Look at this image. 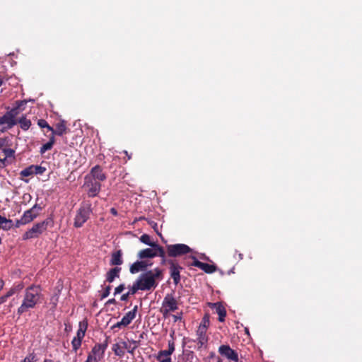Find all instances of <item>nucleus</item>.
Here are the masks:
<instances>
[{
	"mask_svg": "<svg viewBox=\"0 0 362 362\" xmlns=\"http://www.w3.org/2000/svg\"><path fill=\"white\" fill-rule=\"evenodd\" d=\"M42 298L43 295L40 286L33 284L27 287L23 291L21 304L17 310L18 315L21 316L35 309L42 303Z\"/></svg>",
	"mask_w": 362,
	"mask_h": 362,
	"instance_id": "f257e3e1",
	"label": "nucleus"
},
{
	"mask_svg": "<svg viewBox=\"0 0 362 362\" xmlns=\"http://www.w3.org/2000/svg\"><path fill=\"white\" fill-rule=\"evenodd\" d=\"M163 278V270L158 267L142 273L136 279L141 291H151L158 285V281Z\"/></svg>",
	"mask_w": 362,
	"mask_h": 362,
	"instance_id": "f03ea898",
	"label": "nucleus"
},
{
	"mask_svg": "<svg viewBox=\"0 0 362 362\" xmlns=\"http://www.w3.org/2000/svg\"><path fill=\"white\" fill-rule=\"evenodd\" d=\"M92 213L93 208L90 201L82 202L79 208L76 211V215L74 218V226L76 228H81L90 218Z\"/></svg>",
	"mask_w": 362,
	"mask_h": 362,
	"instance_id": "7ed1b4c3",
	"label": "nucleus"
},
{
	"mask_svg": "<svg viewBox=\"0 0 362 362\" xmlns=\"http://www.w3.org/2000/svg\"><path fill=\"white\" fill-rule=\"evenodd\" d=\"M51 222L49 218H47L42 222L37 223L33 227L28 230L23 235V240H29L38 238L43 232H45L49 223Z\"/></svg>",
	"mask_w": 362,
	"mask_h": 362,
	"instance_id": "20e7f679",
	"label": "nucleus"
},
{
	"mask_svg": "<svg viewBox=\"0 0 362 362\" xmlns=\"http://www.w3.org/2000/svg\"><path fill=\"white\" fill-rule=\"evenodd\" d=\"M178 309L177 301L172 293H168L163 298L160 312L163 316H167L169 313Z\"/></svg>",
	"mask_w": 362,
	"mask_h": 362,
	"instance_id": "39448f33",
	"label": "nucleus"
},
{
	"mask_svg": "<svg viewBox=\"0 0 362 362\" xmlns=\"http://www.w3.org/2000/svg\"><path fill=\"white\" fill-rule=\"evenodd\" d=\"M107 346V341L104 344H96L88 354L85 362H99V361L103 357Z\"/></svg>",
	"mask_w": 362,
	"mask_h": 362,
	"instance_id": "423d86ee",
	"label": "nucleus"
},
{
	"mask_svg": "<svg viewBox=\"0 0 362 362\" xmlns=\"http://www.w3.org/2000/svg\"><path fill=\"white\" fill-rule=\"evenodd\" d=\"M192 251V249L185 244H174L167 245L168 255L170 257H176Z\"/></svg>",
	"mask_w": 362,
	"mask_h": 362,
	"instance_id": "0eeeda50",
	"label": "nucleus"
},
{
	"mask_svg": "<svg viewBox=\"0 0 362 362\" xmlns=\"http://www.w3.org/2000/svg\"><path fill=\"white\" fill-rule=\"evenodd\" d=\"M84 186L88 188V195L89 197H96L100 191L101 184L88 176H85Z\"/></svg>",
	"mask_w": 362,
	"mask_h": 362,
	"instance_id": "6e6552de",
	"label": "nucleus"
},
{
	"mask_svg": "<svg viewBox=\"0 0 362 362\" xmlns=\"http://www.w3.org/2000/svg\"><path fill=\"white\" fill-rule=\"evenodd\" d=\"M137 309V305H135L132 310L129 311L128 313H126V315L122 317L121 321L112 325L111 327V329H115V328L125 327L128 326L132 322V321L136 317Z\"/></svg>",
	"mask_w": 362,
	"mask_h": 362,
	"instance_id": "1a4fd4ad",
	"label": "nucleus"
},
{
	"mask_svg": "<svg viewBox=\"0 0 362 362\" xmlns=\"http://www.w3.org/2000/svg\"><path fill=\"white\" fill-rule=\"evenodd\" d=\"M17 124V119H13L6 112L3 116L0 117V132L4 133L11 129Z\"/></svg>",
	"mask_w": 362,
	"mask_h": 362,
	"instance_id": "9d476101",
	"label": "nucleus"
},
{
	"mask_svg": "<svg viewBox=\"0 0 362 362\" xmlns=\"http://www.w3.org/2000/svg\"><path fill=\"white\" fill-rule=\"evenodd\" d=\"M42 210V207L35 204L31 209L25 211L21 216L24 223H29L33 221Z\"/></svg>",
	"mask_w": 362,
	"mask_h": 362,
	"instance_id": "9b49d317",
	"label": "nucleus"
},
{
	"mask_svg": "<svg viewBox=\"0 0 362 362\" xmlns=\"http://www.w3.org/2000/svg\"><path fill=\"white\" fill-rule=\"evenodd\" d=\"M218 352L219 354L225 356L229 360H231L234 362H238V353L232 349L229 345H221L218 348Z\"/></svg>",
	"mask_w": 362,
	"mask_h": 362,
	"instance_id": "f8f14e48",
	"label": "nucleus"
},
{
	"mask_svg": "<svg viewBox=\"0 0 362 362\" xmlns=\"http://www.w3.org/2000/svg\"><path fill=\"white\" fill-rule=\"evenodd\" d=\"M86 176L100 182H103L107 179L106 174L103 172V168L99 165H96L92 168L90 173L86 175Z\"/></svg>",
	"mask_w": 362,
	"mask_h": 362,
	"instance_id": "ddd939ff",
	"label": "nucleus"
},
{
	"mask_svg": "<svg viewBox=\"0 0 362 362\" xmlns=\"http://www.w3.org/2000/svg\"><path fill=\"white\" fill-rule=\"evenodd\" d=\"M153 264L152 262L141 259L140 261H136L134 262L129 267V272L131 274H136L141 271H145L147 267H151Z\"/></svg>",
	"mask_w": 362,
	"mask_h": 362,
	"instance_id": "4468645a",
	"label": "nucleus"
},
{
	"mask_svg": "<svg viewBox=\"0 0 362 362\" xmlns=\"http://www.w3.org/2000/svg\"><path fill=\"white\" fill-rule=\"evenodd\" d=\"M170 266V276L173 279L175 285H177L180 281V271L182 269V267L175 263L172 260L168 261Z\"/></svg>",
	"mask_w": 362,
	"mask_h": 362,
	"instance_id": "2eb2a0df",
	"label": "nucleus"
},
{
	"mask_svg": "<svg viewBox=\"0 0 362 362\" xmlns=\"http://www.w3.org/2000/svg\"><path fill=\"white\" fill-rule=\"evenodd\" d=\"M197 345L198 348L201 349L202 347H206L208 342V337L206 336V330L204 329V328H199L197 331Z\"/></svg>",
	"mask_w": 362,
	"mask_h": 362,
	"instance_id": "dca6fc26",
	"label": "nucleus"
},
{
	"mask_svg": "<svg viewBox=\"0 0 362 362\" xmlns=\"http://www.w3.org/2000/svg\"><path fill=\"white\" fill-rule=\"evenodd\" d=\"M211 308H215L216 313L218 315V321L224 322L226 316V310L221 303H209Z\"/></svg>",
	"mask_w": 362,
	"mask_h": 362,
	"instance_id": "f3484780",
	"label": "nucleus"
},
{
	"mask_svg": "<svg viewBox=\"0 0 362 362\" xmlns=\"http://www.w3.org/2000/svg\"><path fill=\"white\" fill-rule=\"evenodd\" d=\"M68 128L66 127V122L64 119H62L55 124L54 135L62 136L66 134Z\"/></svg>",
	"mask_w": 362,
	"mask_h": 362,
	"instance_id": "a211bd4d",
	"label": "nucleus"
},
{
	"mask_svg": "<svg viewBox=\"0 0 362 362\" xmlns=\"http://www.w3.org/2000/svg\"><path fill=\"white\" fill-rule=\"evenodd\" d=\"M137 257L140 259H145L148 258H153L156 257V254L153 247L146 248L140 250L137 254Z\"/></svg>",
	"mask_w": 362,
	"mask_h": 362,
	"instance_id": "6ab92c4d",
	"label": "nucleus"
},
{
	"mask_svg": "<svg viewBox=\"0 0 362 362\" xmlns=\"http://www.w3.org/2000/svg\"><path fill=\"white\" fill-rule=\"evenodd\" d=\"M121 269V267H118L110 269L106 274V281L112 283L116 278L119 276Z\"/></svg>",
	"mask_w": 362,
	"mask_h": 362,
	"instance_id": "aec40b11",
	"label": "nucleus"
},
{
	"mask_svg": "<svg viewBox=\"0 0 362 362\" xmlns=\"http://www.w3.org/2000/svg\"><path fill=\"white\" fill-rule=\"evenodd\" d=\"M122 250H119L116 252H114L112 254L111 259H110V265L112 266H119L123 263L122 260Z\"/></svg>",
	"mask_w": 362,
	"mask_h": 362,
	"instance_id": "412c9836",
	"label": "nucleus"
},
{
	"mask_svg": "<svg viewBox=\"0 0 362 362\" xmlns=\"http://www.w3.org/2000/svg\"><path fill=\"white\" fill-rule=\"evenodd\" d=\"M88 327V322L86 320H83L79 322V328L76 333L75 338L83 340L85 337L86 332Z\"/></svg>",
	"mask_w": 362,
	"mask_h": 362,
	"instance_id": "4be33fe9",
	"label": "nucleus"
},
{
	"mask_svg": "<svg viewBox=\"0 0 362 362\" xmlns=\"http://www.w3.org/2000/svg\"><path fill=\"white\" fill-rule=\"evenodd\" d=\"M17 123L20 124L21 128L27 131L31 126V121L26 118L25 115H23L18 120H17Z\"/></svg>",
	"mask_w": 362,
	"mask_h": 362,
	"instance_id": "5701e85b",
	"label": "nucleus"
},
{
	"mask_svg": "<svg viewBox=\"0 0 362 362\" xmlns=\"http://www.w3.org/2000/svg\"><path fill=\"white\" fill-rule=\"evenodd\" d=\"M199 269L207 274H212L216 271V266L214 264L202 262Z\"/></svg>",
	"mask_w": 362,
	"mask_h": 362,
	"instance_id": "b1692460",
	"label": "nucleus"
},
{
	"mask_svg": "<svg viewBox=\"0 0 362 362\" xmlns=\"http://www.w3.org/2000/svg\"><path fill=\"white\" fill-rule=\"evenodd\" d=\"M55 143V138L54 136H49V140L46 144H43L40 148V153H45L47 151L50 150Z\"/></svg>",
	"mask_w": 362,
	"mask_h": 362,
	"instance_id": "393cba45",
	"label": "nucleus"
},
{
	"mask_svg": "<svg viewBox=\"0 0 362 362\" xmlns=\"http://www.w3.org/2000/svg\"><path fill=\"white\" fill-rule=\"evenodd\" d=\"M155 250V252L156 254V257H160L161 258L165 257V252L163 247L156 243L153 247Z\"/></svg>",
	"mask_w": 362,
	"mask_h": 362,
	"instance_id": "a878e982",
	"label": "nucleus"
},
{
	"mask_svg": "<svg viewBox=\"0 0 362 362\" xmlns=\"http://www.w3.org/2000/svg\"><path fill=\"white\" fill-rule=\"evenodd\" d=\"M155 250V252L156 254V257H160L161 258L165 257V252L163 247L156 243L153 247Z\"/></svg>",
	"mask_w": 362,
	"mask_h": 362,
	"instance_id": "bb28decb",
	"label": "nucleus"
},
{
	"mask_svg": "<svg viewBox=\"0 0 362 362\" xmlns=\"http://www.w3.org/2000/svg\"><path fill=\"white\" fill-rule=\"evenodd\" d=\"M20 175L22 177H28L34 175V165H30L21 170Z\"/></svg>",
	"mask_w": 362,
	"mask_h": 362,
	"instance_id": "cd10ccee",
	"label": "nucleus"
},
{
	"mask_svg": "<svg viewBox=\"0 0 362 362\" xmlns=\"http://www.w3.org/2000/svg\"><path fill=\"white\" fill-rule=\"evenodd\" d=\"M140 241L147 245L151 246V247H153V245L156 244L154 242L151 241V238L148 234H143L140 238Z\"/></svg>",
	"mask_w": 362,
	"mask_h": 362,
	"instance_id": "c85d7f7f",
	"label": "nucleus"
},
{
	"mask_svg": "<svg viewBox=\"0 0 362 362\" xmlns=\"http://www.w3.org/2000/svg\"><path fill=\"white\" fill-rule=\"evenodd\" d=\"M112 351H114L115 354L118 356H123L125 354V351H124V348H122V346L118 344H115L113 345Z\"/></svg>",
	"mask_w": 362,
	"mask_h": 362,
	"instance_id": "c756f323",
	"label": "nucleus"
},
{
	"mask_svg": "<svg viewBox=\"0 0 362 362\" xmlns=\"http://www.w3.org/2000/svg\"><path fill=\"white\" fill-rule=\"evenodd\" d=\"M209 315L208 314H206L202 318L200 325L199 326V328H204V329L206 330L208 327L209 326Z\"/></svg>",
	"mask_w": 362,
	"mask_h": 362,
	"instance_id": "7c9ffc66",
	"label": "nucleus"
},
{
	"mask_svg": "<svg viewBox=\"0 0 362 362\" xmlns=\"http://www.w3.org/2000/svg\"><path fill=\"white\" fill-rule=\"evenodd\" d=\"M172 354L168 350H160L158 351V354L156 356V359L165 358H171L170 356Z\"/></svg>",
	"mask_w": 362,
	"mask_h": 362,
	"instance_id": "2f4dec72",
	"label": "nucleus"
},
{
	"mask_svg": "<svg viewBox=\"0 0 362 362\" xmlns=\"http://www.w3.org/2000/svg\"><path fill=\"white\" fill-rule=\"evenodd\" d=\"M81 343L82 340L74 337V339L71 341V345L72 349L74 352H76L78 349L81 347Z\"/></svg>",
	"mask_w": 362,
	"mask_h": 362,
	"instance_id": "473e14b6",
	"label": "nucleus"
},
{
	"mask_svg": "<svg viewBox=\"0 0 362 362\" xmlns=\"http://www.w3.org/2000/svg\"><path fill=\"white\" fill-rule=\"evenodd\" d=\"M5 222L0 223V227L4 230H10L13 227V221L6 218Z\"/></svg>",
	"mask_w": 362,
	"mask_h": 362,
	"instance_id": "72a5a7b5",
	"label": "nucleus"
},
{
	"mask_svg": "<svg viewBox=\"0 0 362 362\" xmlns=\"http://www.w3.org/2000/svg\"><path fill=\"white\" fill-rule=\"evenodd\" d=\"M174 331L170 334V337H172L171 340L168 341V351L173 354L175 351V341H174Z\"/></svg>",
	"mask_w": 362,
	"mask_h": 362,
	"instance_id": "f704fd0d",
	"label": "nucleus"
},
{
	"mask_svg": "<svg viewBox=\"0 0 362 362\" xmlns=\"http://www.w3.org/2000/svg\"><path fill=\"white\" fill-rule=\"evenodd\" d=\"M9 115H11L13 119H16L17 115L21 112V110L17 108L16 105L13 107H12L9 111H7Z\"/></svg>",
	"mask_w": 362,
	"mask_h": 362,
	"instance_id": "c9c22d12",
	"label": "nucleus"
},
{
	"mask_svg": "<svg viewBox=\"0 0 362 362\" xmlns=\"http://www.w3.org/2000/svg\"><path fill=\"white\" fill-rule=\"evenodd\" d=\"M21 362H37V356L34 352L30 353Z\"/></svg>",
	"mask_w": 362,
	"mask_h": 362,
	"instance_id": "e433bc0d",
	"label": "nucleus"
},
{
	"mask_svg": "<svg viewBox=\"0 0 362 362\" xmlns=\"http://www.w3.org/2000/svg\"><path fill=\"white\" fill-rule=\"evenodd\" d=\"M139 290H141V288L139 286V285L138 284L137 281H136L132 286L129 288V291H128V293L130 294V295H134Z\"/></svg>",
	"mask_w": 362,
	"mask_h": 362,
	"instance_id": "4c0bfd02",
	"label": "nucleus"
},
{
	"mask_svg": "<svg viewBox=\"0 0 362 362\" xmlns=\"http://www.w3.org/2000/svg\"><path fill=\"white\" fill-rule=\"evenodd\" d=\"M28 101L26 100H16L15 105L16 106H17V108H19L21 110V112H22L25 110V107Z\"/></svg>",
	"mask_w": 362,
	"mask_h": 362,
	"instance_id": "58836bf2",
	"label": "nucleus"
},
{
	"mask_svg": "<svg viewBox=\"0 0 362 362\" xmlns=\"http://www.w3.org/2000/svg\"><path fill=\"white\" fill-rule=\"evenodd\" d=\"M46 170L45 167L34 165V175H42Z\"/></svg>",
	"mask_w": 362,
	"mask_h": 362,
	"instance_id": "ea45409f",
	"label": "nucleus"
},
{
	"mask_svg": "<svg viewBox=\"0 0 362 362\" xmlns=\"http://www.w3.org/2000/svg\"><path fill=\"white\" fill-rule=\"evenodd\" d=\"M110 290H111V286H106L100 295V299L103 300V299L107 298L110 295Z\"/></svg>",
	"mask_w": 362,
	"mask_h": 362,
	"instance_id": "a19ab883",
	"label": "nucleus"
},
{
	"mask_svg": "<svg viewBox=\"0 0 362 362\" xmlns=\"http://www.w3.org/2000/svg\"><path fill=\"white\" fill-rule=\"evenodd\" d=\"M3 152L6 158L13 157L15 153V151L11 148H4Z\"/></svg>",
	"mask_w": 362,
	"mask_h": 362,
	"instance_id": "79ce46f5",
	"label": "nucleus"
},
{
	"mask_svg": "<svg viewBox=\"0 0 362 362\" xmlns=\"http://www.w3.org/2000/svg\"><path fill=\"white\" fill-rule=\"evenodd\" d=\"M24 287V285L23 283H18V284H14L11 288L13 290V291L16 293L18 292H19L20 291H21Z\"/></svg>",
	"mask_w": 362,
	"mask_h": 362,
	"instance_id": "37998d69",
	"label": "nucleus"
},
{
	"mask_svg": "<svg viewBox=\"0 0 362 362\" xmlns=\"http://www.w3.org/2000/svg\"><path fill=\"white\" fill-rule=\"evenodd\" d=\"M125 288V286L124 284H119L118 286H117L115 288L114 295H117L119 293H121Z\"/></svg>",
	"mask_w": 362,
	"mask_h": 362,
	"instance_id": "c03bdc74",
	"label": "nucleus"
},
{
	"mask_svg": "<svg viewBox=\"0 0 362 362\" xmlns=\"http://www.w3.org/2000/svg\"><path fill=\"white\" fill-rule=\"evenodd\" d=\"M191 258L193 259V262L190 263L189 265L199 268L202 262L199 261L194 256H192Z\"/></svg>",
	"mask_w": 362,
	"mask_h": 362,
	"instance_id": "a18cd8bd",
	"label": "nucleus"
},
{
	"mask_svg": "<svg viewBox=\"0 0 362 362\" xmlns=\"http://www.w3.org/2000/svg\"><path fill=\"white\" fill-rule=\"evenodd\" d=\"M47 124H48V123H47V122L45 119H39V120L37 121V124H38V126H39L40 128H42V129H43V128H45V127H47Z\"/></svg>",
	"mask_w": 362,
	"mask_h": 362,
	"instance_id": "49530a36",
	"label": "nucleus"
},
{
	"mask_svg": "<svg viewBox=\"0 0 362 362\" xmlns=\"http://www.w3.org/2000/svg\"><path fill=\"white\" fill-rule=\"evenodd\" d=\"M45 128L47 129V132H50V135L49 136H54V128L51 127L49 124H47V127H45Z\"/></svg>",
	"mask_w": 362,
	"mask_h": 362,
	"instance_id": "de8ad7c7",
	"label": "nucleus"
},
{
	"mask_svg": "<svg viewBox=\"0 0 362 362\" xmlns=\"http://www.w3.org/2000/svg\"><path fill=\"white\" fill-rule=\"evenodd\" d=\"M16 293L13 291V290L11 288L9 289V291L5 294L4 295V297H5V299L7 300V299L12 296L13 294H15Z\"/></svg>",
	"mask_w": 362,
	"mask_h": 362,
	"instance_id": "09e8293b",
	"label": "nucleus"
},
{
	"mask_svg": "<svg viewBox=\"0 0 362 362\" xmlns=\"http://www.w3.org/2000/svg\"><path fill=\"white\" fill-rule=\"evenodd\" d=\"M25 224H26V223H24V221H23V218H22V217H21V219L17 220V221H16V225H15V226H16V228H19L21 226L25 225Z\"/></svg>",
	"mask_w": 362,
	"mask_h": 362,
	"instance_id": "8fccbe9b",
	"label": "nucleus"
},
{
	"mask_svg": "<svg viewBox=\"0 0 362 362\" xmlns=\"http://www.w3.org/2000/svg\"><path fill=\"white\" fill-rule=\"evenodd\" d=\"M129 296H130V294L128 292L126 293H124L122 295L120 300L122 301H126L128 300Z\"/></svg>",
	"mask_w": 362,
	"mask_h": 362,
	"instance_id": "3c124183",
	"label": "nucleus"
},
{
	"mask_svg": "<svg viewBox=\"0 0 362 362\" xmlns=\"http://www.w3.org/2000/svg\"><path fill=\"white\" fill-rule=\"evenodd\" d=\"M117 301L115 298H110L106 302V305H115Z\"/></svg>",
	"mask_w": 362,
	"mask_h": 362,
	"instance_id": "603ef678",
	"label": "nucleus"
},
{
	"mask_svg": "<svg viewBox=\"0 0 362 362\" xmlns=\"http://www.w3.org/2000/svg\"><path fill=\"white\" fill-rule=\"evenodd\" d=\"M158 362H172L171 358H165L160 359H156Z\"/></svg>",
	"mask_w": 362,
	"mask_h": 362,
	"instance_id": "864d4df0",
	"label": "nucleus"
},
{
	"mask_svg": "<svg viewBox=\"0 0 362 362\" xmlns=\"http://www.w3.org/2000/svg\"><path fill=\"white\" fill-rule=\"evenodd\" d=\"M110 211L115 216H117L118 215L117 211L115 208H111Z\"/></svg>",
	"mask_w": 362,
	"mask_h": 362,
	"instance_id": "5fc2aeb1",
	"label": "nucleus"
},
{
	"mask_svg": "<svg viewBox=\"0 0 362 362\" xmlns=\"http://www.w3.org/2000/svg\"><path fill=\"white\" fill-rule=\"evenodd\" d=\"M150 225L153 227V229H154L157 233H158V230H157V229H156L158 226H157V223H156V222H154V221H151V222L150 223Z\"/></svg>",
	"mask_w": 362,
	"mask_h": 362,
	"instance_id": "6e6d98bb",
	"label": "nucleus"
},
{
	"mask_svg": "<svg viewBox=\"0 0 362 362\" xmlns=\"http://www.w3.org/2000/svg\"><path fill=\"white\" fill-rule=\"evenodd\" d=\"M174 321L176 322L177 320H180L182 317L181 315H173Z\"/></svg>",
	"mask_w": 362,
	"mask_h": 362,
	"instance_id": "4d7b16f0",
	"label": "nucleus"
},
{
	"mask_svg": "<svg viewBox=\"0 0 362 362\" xmlns=\"http://www.w3.org/2000/svg\"><path fill=\"white\" fill-rule=\"evenodd\" d=\"M6 158H4L3 159H0V167L1 166H4L5 165V161H6Z\"/></svg>",
	"mask_w": 362,
	"mask_h": 362,
	"instance_id": "13d9d810",
	"label": "nucleus"
},
{
	"mask_svg": "<svg viewBox=\"0 0 362 362\" xmlns=\"http://www.w3.org/2000/svg\"><path fill=\"white\" fill-rule=\"evenodd\" d=\"M6 301V300L5 299V297H4V296L0 297V305L4 303Z\"/></svg>",
	"mask_w": 362,
	"mask_h": 362,
	"instance_id": "bf43d9fd",
	"label": "nucleus"
},
{
	"mask_svg": "<svg viewBox=\"0 0 362 362\" xmlns=\"http://www.w3.org/2000/svg\"><path fill=\"white\" fill-rule=\"evenodd\" d=\"M122 345H123V346H122V348H124V349H127V342L123 341V342H122Z\"/></svg>",
	"mask_w": 362,
	"mask_h": 362,
	"instance_id": "052dcab7",
	"label": "nucleus"
},
{
	"mask_svg": "<svg viewBox=\"0 0 362 362\" xmlns=\"http://www.w3.org/2000/svg\"><path fill=\"white\" fill-rule=\"evenodd\" d=\"M5 221H6V217H3V216H0V223L5 222Z\"/></svg>",
	"mask_w": 362,
	"mask_h": 362,
	"instance_id": "680f3d73",
	"label": "nucleus"
},
{
	"mask_svg": "<svg viewBox=\"0 0 362 362\" xmlns=\"http://www.w3.org/2000/svg\"><path fill=\"white\" fill-rule=\"evenodd\" d=\"M43 362H54V361H53V360H52V359L45 358V359L43 361Z\"/></svg>",
	"mask_w": 362,
	"mask_h": 362,
	"instance_id": "e2e57ef3",
	"label": "nucleus"
},
{
	"mask_svg": "<svg viewBox=\"0 0 362 362\" xmlns=\"http://www.w3.org/2000/svg\"><path fill=\"white\" fill-rule=\"evenodd\" d=\"M161 259H161V264H164L165 263V261H166V260H165V257H164V258H161Z\"/></svg>",
	"mask_w": 362,
	"mask_h": 362,
	"instance_id": "0e129e2a",
	"label": "nucleus"
},
{
	"mask_svg": "<svg viewBox=\"0 0 362 362\" xmlns=\"http://www.w3.org/2000/svg\"><path fill=\"white\" fill-rule=\"evenodd\" d=\"M3 84L2 78L0 76V86Z\"/></svg>",
	"mask_w": 362,
	"mask_h": 362,
	"instance_id": "69168bd1",
	"label": "nucleus"
},
{
	"mask_svg": "<svg viewBox=\"0 0 362 362\" xmlns=\"http://www.w3.org/2000/svg\"><path fill=\"white\" fill-rule=\"evenodd\" d=\"M4 146V143L3 142H0V149Z\"/></svg>",
	"mask_w": 362,
	"mask_h": 362,
	"instance_id": "338daca9",
	"label": "nucleus"
},
{
	"mask_svg": "<svg viewBox=\"0 0 362 362\" xmlns=\"http://www.w3.org/2000/svg\"><path fill=\"white\" fill-rule=\"evenodd\" d=\"M133 350L134 349L132 350V349H129V350H128L129 353H133Z\"/></svg>",
	"mask_w": 362,
	"mask_h": 362,
	"instance_id": "774afa93",
	"label": "nucleus"
}]
</instances>
